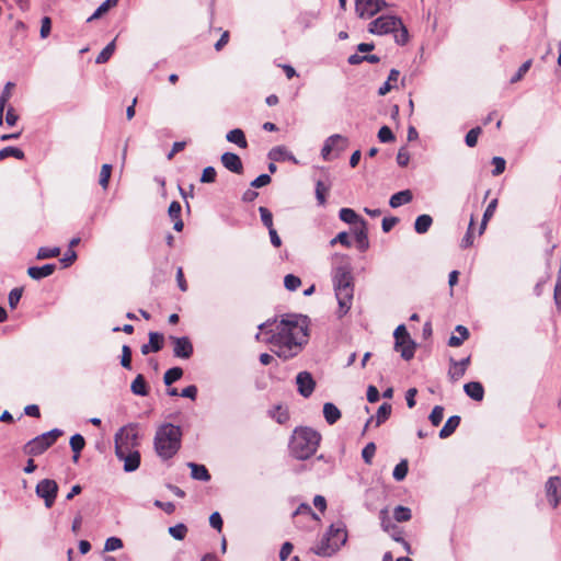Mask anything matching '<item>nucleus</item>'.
<instances>
[{
	"mask_svg": "<svg viewBox=\"0 0 561 561\" xmlns=\"http://www.w3.org/2000/svg\"><path fill=\"white\" fill-rule=\"evenodd\" d=\"M182 376L183 369L181 367H172L165 371L163 381L167 386H171L173 382L181 379Z\"/></svg>",
	"mask_w": 561,
	"mask_h": 561,
	"instance_id": "c9c22d12",
	"label": "nucleus"
},
{
	"mask_svg": "<svg viewBox=\"0 0 561 561\" xmlns=\"http://www.w3.org/2000/svg\"><path fill=\"white\" fill-rule=\"evenodd\" d=\"M51 446V443L43 436V434L31 439L25 446L24 451L31 456H38L47 450Z\"/></svg>",
	"mask_w": 561,
	"mask_h": 561,
	"instance_id": "4468645a",
	"label": "nucleus"
},
{
	"mask_svg": "<svg viewBox=\"0 0 561 561\" xmlns=\"http://www.w3.org/2000/svg\"><path fill=\"white\" fill-rule=\"evenodd\" d=\"M400 72L397 69H391L388 76L387 81L379 88L378 94L386 95L393 88L392 83L397 82L399 79Z\"/></svg>",
	"mask_w": 561,
	"mask_h": 561,
	"instance_id": "f704fd0d",
	"label": "nucleus"
},
{
	"mask_svg": "<svg viewBox=\"0 0 561 561\" xmlns=\"http://www.w3.org/2000/svg\"><path fill=\"white\" fill-rule=\"evenodd\" d=\"M209 524L213 528L217 529L218 531H221L222 529V518L218 512H214L209 516Z\"/></svg>",
	"mask_w": 561,
	"mask_h": 561,
	"instance_id": "338daca9",
	"label": "nucleus"
},
{
	"mask_svg": "<svg viewBox=\"0 0 561 561\" xmlns=\"http://www.w3.org/2000/svg\"><path fill=\"white\" fill-rule=\"evenodd\" d=\"M115 440V455L117 458H122L127 453L136 450L138 445V434L135 432L134 425L124 426L118 430L114 437Z\"/></svg>",
	"mask_w": 561,
	"mask_h": 561,
	"instance_id": "39448f33",
	"label": "nucleus"
},
{
	"mask_svg": "<svg viewBox=\"0 0 561 561\" xmlns=\"http://www.w3.org/2000/svg\"><path fill=\"white\" fill-rule=\"evenodd\" d=\"M433 224V218L430 215H420L414 222V230L420 233H426Z\"/></svg>",
	"mask_w": 561,
	"mask_h": 561,
	"instance_id": "2f4dec72",
	"label": "nucleus"
},
{
	"mask_svg": "<svg viewBox=\"0 0 561 561\" xmlns=\"http://www.w3.org/2000/svg\"><path fill=\"white\" fill-rule=\"evenodd\" d=\"M337 550V548H333V541L327 534L323 536L320 542L314 548H312V551L321 557H330Z\"/></svg>",
	"mask_w": 561,
	"mask_h": 561,
	"instance_id": "a211bd4d",
	"label": "nucleus"
},
{
	"mask_svg": "<svg viewBox=\"0 0 561 561\" xmlns=\"http://www.w3.org/2000/svg\"><path fill=\"white\" fill-rule=\"evenodd\" d=\"M394 33V41L398 45H405L409 41V33L407 27L401 22V25L398 26V30Z\"/></svg>",
	"mask_w": 561,
	"mask_h": 561,
	"instance_id": "49530a36",
	"label": "nucleus"
},
{
	"mask_svg": "<svg viewBox=\"0 0 561 561\" xmlns=\"http://www.w3.org/2000/svg\"><path fill=\"white\" fill-rule=\"evenodd\" d=\"M85 446V440L81 434H75L70 438V447L73 454H80Z\"/></svg>",
	"mask_w": 561,
	"mask_h": 561,
	"instance_id": "a18cd8bd",
	"label": "nucleus"
},
{
	"mask_svg": "<svg viewBox=\"0 0 561 561\" xmlns=\"http://www.w3.org/2000/svg\"><path fill=\"white\" fill-rule=\"evenodd\" d=\"M323 416L328 424L333 425L341 419V411L335 404L327 402L323 404Z\"/></svg>",
	"mask_w": 561,
	"mask_h": 561,
	"instance_id": "a878e982",
	"label": "nucleus"
},
{
	"mask_svg": "<svg viewBox=\"0 0 561 561\" xmlns=\"http://www.w3.org/2000/svg\"><path fill=\"white\" fill-rule=\"evenodd\" d=\"M463 391L468 397L476 401H481L484 397L483 386L479 381L467 382L463 386Z\"/></svg>",
	"mask_w": 561,
	"mask_h": 561,
	"instance_id": "5701e85b",
	"label": "nucleus"
},
{
	"mask_svg": "<svg viewBox=\"0 0 561 561\" xmlns=\"http://www.w3.org/2000/svg\"><path fill=\"white\" fill-rule=\"evenodd\" d=\"M378 139L381 142H391L396 139V137L388 126H382L378 131Z\"/></svg>",
	"mask_w": 561,
	"mask_h": 561,
	"instance_id": "e2e57ef3",
	"label": "nucleus"
},
{
	"mask_svg": "<svg viewBox=\"0 0 561 561\" xmlns=\"http://www.w3.org/2000/svg\"><path fill=\"white\" fill-rule=\"evenodd\" d=\"M271 181H272L271 176L266 173H263V174L259 175L256 179H254L250 185H251V187L260 188V187H263V186L270 184Z\"/></svg>",
	"mask_w": 561,
	"mask_h": 561,
	"instance_id": "0e129e2a",
	"label": "nucleus"
},
{
	"mask_svg": "<svg viewBox=\"0 0 561 561\" xmlns=\"http://www.w3.org/2000/svg\"><path fill=\"white\" fill-rule=\"evenodd\" d=\"M492 164L494 165V169L492 170V175L497 176L504 172L506 161L502 157H493Z\"/></svg>",
	"mask_w": 561,
	"mask_h": 561,
	"instance_id": "bf43d9fd",
	"label": "nucleus"
},
{
	"mask_svg": "<svg viewBox=\"0 0 561 561\" xmlns=\"http://www.w3.org/2000/svg\"><path fill=\"white\" fill-rule=\"evenodd\" d=\"M481 131H482L481 127H474V128L470 129L467 133L466 138H465L466 145L471 148L474 147L478 142V137L481 134Z\"/></svg>",
	"mask_w": 561,
	"mask_h": 561,
	"instance_id": "3c124183",
	"label": "nucleus"
},
{
	"mask_svg": "<svg viewBox=\"0 0 561 561\" xmlns=\"http://www.w3.org/2000/svg\"><path fill=\"white\" fill-rule=\"evenodd\" d=\"M351 257L346 254L332 255V283L339 304V317L345 316L352 307L354 296V277Z\"/></svg>",
	"mask_w": 561,
	"mask_h": 561,
	"instance_id": "f03ea898",
	"label": "nucleus"
},
{
	"mask_svg": "<svg viewBox=\"0 0 561 561\" xmlns=\"http://www.w3.org/2000/svg\"><path fill=\"white\" fill-rule=\"evenodd\" d=\"M187 466L191 468V476L193 479L204 482L210 480V474L204 465L188 462Z\"/></svg>",
	"mask_w": 561,
	"mask_h": 561,
	"instance_id": "cd10ccee",
	"label": "nucleus"
},
{
	"mask_svg": "<svg viewBox=\"0 0 561 561\" xmlns=\"http://www.w3.org/2000/svg\"><path fill=\"white\" fill-rule=\"evenodd\" d=\"M221 164L230 172L236 174L243 173V163L241 158L233 152H225L220 157Z\"/></svg>",
	"mask_w": 561,
	"mask_h": 561,
	"instance_id": "dca6fc26",
	"label": "nucleus"
},
{
	"mask_svg": "<svg viewBox=\"0 0 561 561\" xmlns=\"http://www.w3.org/2000/svg\"><path fill=\"white\" fill-rule=\"evenodd\" d=\"M111 173H112V165L111 164H103L102 168H101V172H100V185L106 190L107 186H108V181H110V178H111Z\"/></svg>",
	"mask_w": 561,
	"mask_h": 561,
	"instance_id": "de8ad7c7",
	"label": "nucleus"
},
{
	"mask_svg": "<svg viewBox=\"0 0 561 561\" xmlns=\"http://www.w3.org/2000/svg\"><path fill=\"white\" fill-rule=\"evenodd\" d=\"M56 271V265L53 263L43 266H31L27 268V274L33 279H42L50 276Z\"/></svg>",
	"mask_w": 561,
	"mask_h": 561,
	"instance_id": "6ab92c4d",
	"label": "nucleus"
},
{
	"mask_svg": "<svg viewBox=\"0 0 561 561\" xmlns=\"http://www.w3.org/2000/svg\"><path fill=\"white\" fill-rule=\"evenodd\" d=\"M226 139L229 142H232L242 149H245L248 147V141L245 139V135H244L243 130L240 128H234V129L228 131L226 135Z\"/></svg>",
	"mask_w": 561,
	"mask_h": 561,
	"instance_id": "c85d7f7f",
	"label": "nucleus"
},
{
	"mask_svg": "<svg viewBox=\"0 0 561 561\" xmlns=\"http://www.w3.org/2000/svg\"><path fill=\"white\" fill-rule=\"evenodd\" d=\"M301 285V279L294 275V274H287L284 278V286L287 290L294 291L298 289Z\"/></svg>",
	"mask_w": 561,
	"mask_h": 561,
	"instance_id": "c03bdc74",
	"label": "nucleus"
},
{
	"mask_svg": "<svg viewBox=\"0 0 561 561\" xmlns=\"http://www.w3.org/2000/svg\"><path fill=\"white\" fill-rule=\"evenodd\" d=\"M412 198H413L412 192L410 190H403V191H400V192L393 194L390 197L389 205L392 208H398L404 204L410 203L412 201Z\"/></svg>",
	"mask_w": 561,
	"mask_h": 561,
	"instance_id": "bb28decb",
	"label": "nucleus"
},
{
	"mask_svg": "<svg viewBox=\"0 0 561 561\" xmlns=\"http://www.w3.org/2000/svg\"><path fill=\"white\" fill-rule=\"evenodd\" d=\"M275 330L268 342L276 356L284 360L297 356L305 343H307L306 317L298 314H286L279 322L273 321Z\"/></svg>",
	"mask_w": 561,
	"mask_h": 561,
	"instance_id": "f257e3e1",
	"label": "nucleus"
},
{
	"mask_svg": "<svg viewBox=\"0 0 561 561\" xmlns=\"http://www.w3.org/2000/svg\"><path fill=\"white\" fill-rule=\"evenodd\" d=\"M114 50H115V41H112L96 56L95 62L96 64H104V62H106L112 57Z\"/></svg>",
	"mask_w": 561,
	"mask_h": 561,
	"instance_id": "58836bf2",
	"label": "nucleus"
},
{
	"mask_svg": "<svg viewBox=\"0 0 561 561\" xmlns=\"http://www.w3.org/2000/svg\"><path fill=\"white\" fill-rule=\"evenodd\" d=\"M339 217L342 221L350 225H355V227L366 225V220L357 215L352 208H341L339 211Z\"/></svg>",
	"mask_w": 561,
	"mask_h": 561,
	"instance_id": "4be33fe9",
	"label": "nucleus"
},
{
	"mask_svg": "<svg viewBox=\"0 0 561 561\" xmlns=\"http://www.w3.org/2000/svg\"><path fill=\"white\" fill-rule=\"evenodd\" d=\"M329 187L324 185L322 181H318L316 184V197L319 205H324L327 202L325 194L328 193Z\"/></svg>",
	"mask_w": 561,
	"mask_h": 561,
	"instance_id": "8fccbe9b",
	"label": "nucleus"
},
{
	"mask_svg": "<svg viewBox=\"0 0 561 561\" xmlns=\"http://www.w3.org/2000/svg\"><path fill=\"white\" fill-rule=\"evenodd\" d=\"M376 453L375 443H368L362 450V457L365 463L370 465Z\"/></svg>",
	"mask_w": 561,
	"mask_h": 561,
	"instance_id": "864d4df0",
	"label": "nucleus"
},
{
	"mask_svg": "<svg viewBox=\"0 0 561 561\" xmlns=\"http://www.w3.org/2000/svg\"><path fill=\"white\" fill-rule=\"evenodd\" d=\"M546 495L552 507H557L561 501V479L550 477L546 483Z\"/></svg>",
	"mask_w": 561,
	"mask_h": 561,
	"instance_id": "f8f14e48",
	"label": "nucleus"
},
{
	"mask_svg": "<svg viewBox=\"0 0 561 561\" xmlns=\"http://www.w3.org/2000/svg\"><path fill=\"white\" fill-rule=\"evenodd\" d=\"M169 534L176 540H183L187 534V527L180 523L169 528Z\"/></svg>",
	"mask_w": 561,
	"mask_h": 561,
	"instance_id": "37998d69",
	"label": "nucleus"
},
{
	"mask_svg": "<svg viewBox=\"0 0 561 561\" xmlns=\"http://www.w3.org/2000/svg\"><path fill=\"white\" fill-rule=\"evenodd\" d=\"M460 416L458 415H453L450 416L445 425L442 427V430L439 431V437L440 438H447L449 437L450 435L454 434V432L456 431V428L459 426L460 424Z\"/></svg>",
	"mask_w": 561,
	"mask_h": 561,
	"instance_id": "c756f323",
	"label": "nucleus"
},
{
	"mask_svg": "<svg viewBox=\"0 0 561 561\" xmlns=\"http://www.w3.org/2000/svg\"><path fill=\"white\" fill-rule=\"evenodd\" d=\"M173 344V355L178 358L187 359L193 355L194 348L191 340L187 336H170Z\"/></svg>",
	"mask_w": 561,
	"mask_h": 561,
	"instance_id": "9d476101",
	"label": "nucleus"
},
{
	"mask_svg": "<svg viewBox=\"0 0 561 561\" xmlns=\"http://www.w3.org/2000/svg\"><path fill=\"white\" fill-rule=\"evenodd\" d=\"M335 142H341L340 149H346L348 147V138L340 134H334L328 137L321 149V156L324 160H329L330 153L334 150Z\"/></svg>",
	"mask_w": 561,
	"mask_h": 561,
	"instance_id": "2eb2a0df",
	"label": "nucleus"
},
{
	"mask_svg": "<svg viewBox=\"0 0 561 561\" xmlns=\"http://www.w3.org/2000/svg\"><path fill=\"white\" fill-rule=\"evenodd\" d=\"M130 390L136 396L145 397L148 394L149 389L146 379L141 374L137 375L136 378L133 380L130 385Z\"/></svg>",
	"mask_w": 561,
	"mask_h": 561,
	"instance_id": "7c9ffc66",
	"label": "nucleus"
},
{
	"mask_svg": "<svg viewBox=\"0 0 561 561\" xmlns=\"http://www.w3.org/2000/svg\"><path fill=\"white\" fill-rule=\"evenodd\" d=\"M394 336V350L401 354V357L405 360H410L414 357L415 342L411 339L404 324H400L393 332Z\"/></svg>",
	"mask_w": 561,
	"mask_h": 561,
	"instance_id": "423d86ee",
	"label": "nucleus"
},
{
	"mask_svg": "<svg viewBox=\"0 0 561 561\" xmlns=\"http://www.w3.org/2000/svg\"><path fill=\"white\" fill-rule=\"evenodd\" d=\"M327 535L331 537V540L333 541V548L340 549L347 540L345 524L342 522L332 524L329 527Z\"/></svg>",
	"mask_w": 561,
	"mask_h": 561,
	"instance_id": "ddd939ff",
	"label": "nucleus"
},
{
	"mask_svg": "<svg viewBox=\"0 0 561 561\" xmlns=\"http://www.w3.org/2000/svg\"><path fill=\"white\" fill-rule=\"evenodd\" d=\"M121 365L126 369L131 368V350L128 345L122 347Z\"/></svg>",
	"mask_w": 561,
	"mask_h": 561,
	"instance_id": "6e6d98bb",
	"label": "nucleus"
},
{
	"mask_svg": "<svg viewBox=\"0 0 561 561\" xmlns=\"http://www.w3.org/2000/svg\"><path fill=\"white\" fill-rule=\"evenodd\" d=\"M296 383L299 394L304 398H309L316 387V381L312 375L308 371H300L296 377Z\"/></svg>",
	"mask_w": 561,
	"mask_h": 561,
	"instance_id": "9b49d317",
	"label": "nucleus"
},
{
	"mask_svg": "<svg viewBox=\"0 0 561 561\" xmlns=\"http://www.w3.org/2000/svg\"><path fill=\"white\" fill-rule=\"evenodd\" d=\"M450 363L451 365L455 367L454 370H449L448 371V376L451 380H458L459 378H461L465 373H466V369L470 363V357H466L463 359H461L460 362H456L455 359H450Z\"/></svg>",
	"mask_w": 561,
	"mask_h": 561,
	"instance_id": "b1692460",
	"label": "nucleus"
},
{
	"mask_svg": "<svg viewBox=\"0 0 561 561\" xmlns=\"http://www.w3.org/2000/svg\"><path fill=\"white\" fill-rule=\"evenodd\" d=\"M380 518H381V527L387 533H390V530H392V527H398L396 524H393L388 515H387V511L386 510H382L380 512Z\"/></svg>",
	"mask_w": 561,
	"mask_h": 561,
	"instance_id": "69168bd1",
	"label": "nucleus"
},
{
	"mask_svg": "<svg viewBox=\"0 0 561 561\" xmlns=\"http://www.w3.org/2000/svg\"><path fill=\"white\" fill-rule=\"evenodd\" d=\"M412 517L411 510L407 506L398 505L393 510V518L398 523H403L410 520Z\"/></svg>",
	"mask_w": 561,
	"mask_h": 561,
	"instance_id": "e433bc0d",
	"label": "nucleus"
},
{
	"mask_svg": "<svg viewBox=\"0 0 561 561\" xmlns=\"http://www.w3.org/2000/svg\"><path fill=\"white\" fill-rule=\"evenodd\" d=\"M354 236L358 250L365 252L369 248L367 224L354 227Z\"/></svg>",
	"mask_w": 561,
	"mask_h": 561,
	"instance_id": "aec40b11",
	"label": "nucleus"
},
{
	"mask_svg": "<svg viewBox=\"0 0 561 561\" xmlns=\"http://www.w3.org/2000/svg\"><path fill=\"white\" fill-rule=\"evenodd\" d=\"M35 492L37 496L44 499L45 506L50 508L56 500L58 485L54 480L44 479L37 483Z\"/></svg>",
	"mask_w": 561,
	"mask_h": 561,
	"instance_id": "1a4fd4ad",
	"label": "nucleus"
},
{
	"mask_svg": "<svg viewBox=\"0 0 561 561\" xmlns=\"http://www.w3.org/2000/svg\"><path fill=\"white\" fill-rule=\"evenodd\" d=\"M118 3V0H105L95 11L94 13L88 19V21H92L94 19L100 18L102 14L107 12V10L112 7H115Z\"/></svg>",
	"mask_w": 561,
	"mask_h": 561,
	"instance_id": "79ce46f5",
	"label": "nucleus"
},
{
	"mask_svg": "<svg viewBox=\"0 0 561 561\" xmlns=\"http://www.w3.org/2000/svg\"><path fill=\"white\" fill-rule=\"evenodd\" d=\"M531 64H533L531 59H528L524 64H522V66L517 70V72L511 78V82L515 83V82L519 81L526 75V72L529 70V68L531 67Z\"/></svg>",
	"mask_w": 561,
	"mask_h": 561,
	"instance_id": "4d7b16f0",
	"label": "nucleus"
},
{
	"mask_svg": "<svg viewBox=\"0 0 561 561\" xmlns=\"http://www.w3.org/2000/svg\"><path fill=\"white\" fill-rule=\"evenodd\" d=\"M259 213L261 216L262 224L270 230L273 227V215L272 213L264 206L259 207Z\"/></svg>",
	"mask_w": 561,
	"mask_h": 561,
	"instance_id": "603ef678",
	"label": "nucleus"
},
{
	"mask_svg": "<svg viewBox=\"0 0 561 561\" xmlns=\"http://www.w3.org/2000/svg\"><path fill=\"white\" fill-rule=\"evenodd\" d=\"M59 254H60V249L58 247H54V248L42 247L37 251L36 259H38V260L51 259V257L58 256Z\"/></svg>",
	"mask_w": 561,
	"mask_h": 561,
	"instance_id": "ea45409f",
	"label": "nucleus"
},
{
	"mask_svg": "<svg viewBox=\"0 0 561 561\" xmlns=\"http://www.w3.org/2000/svg\"><path fill=\"white\" fill-rule=\"evenodd\" d=\"M388 534L394 541L402 545L404 551L408 554L412 553L411 545L403 538V530L399 526L392 527V530H390V533H388Z\"/></svg>",
	"mask_w": 561,
	"mask_h": 561,
	"instance_id": "72a5a7b5",
	"label": "nucleus"
},
{
	"mask_svg": "<svg viewBox=\"0 0 561 561\" xmlns=\"http://www.w3.org/2000/svg\"><path fill=\"white\" fill-rule=\"evenodd\" d=\"M182 428L172 423L161 424L154 434L153 446L157 455L162 460L173 458L181 448Z\"/></svg>",
	"mask_w": 561,
	"mask_h": 561,
	"instance_id": "7ed1b4c3",
	"label": "nucleus"
},
{
	"mask_svg": "<svg viewBox=\"0 0 561 561\" xmlns=\"http://www.w3.org/2000/svg\"><path fill=\"white\" fill-rule=\"evenodd\" d=\"M23 294V288L16 287L9 293L8 301L11 309H14Z\"/></svg>",
	"mask_w": 561,
	"mask_h": 561,
	"instance_id": "5fc2aeb1",
	"label": "nucleus"
},
{
	"mask_svg": "<svg viewBox=\"0 0 561 561\" xmlns=\"http://www.w3.org/2000/svg\"><path fill=\"white\" fill-rule=\"evenodd\" d=\"M163 347V335L158 332L149 333V343L141 346V353L144 355L150 352H159Z\"/></svg>",
	"mask_w": 561,
	"mask_h": 561,
	"instance_id": "f3484780",
	"label": "nucleus"
},
{
	"mask_svg": "<svg viewBox=\"0 0 561 561\" xmlns=\"http://www.w3.org/2000/svg\"><path fill=\"white\" fill-rule=\"evenodd\" d=\"M410 161V154L405 148H401L397 154V162L400 167H407Z\"/></svg>",
	"mask_w": 561,
	"mask_h": 561,
	"instance_id": "774afa93",
	"label": "nucleus"
},
{
	"mask_svg": "<svg viewBox=\"0 0 561 561\" xmlns=\"http://www.w3.org/2000/svg\"><path fill=\"white\" fill-rule=\"evenodd\" d=\"M321 440V435L310 428L300 427L294 431L289 443L290 454L299 460L310 458L317 451Z\"/></svg>",
	"mask_w": 561,
	"mask_h": 561,
	"instance_id": "20e7f679",
	"label": "nucleus"
},
{
	"mask_svg": "<svg viewBox=\"0 0 561 561\" xmlns=\"http://www.w3.org/2000/svg\"><path fill=\"white\" fill-rule=\"evenodd\" d=\"M391 411H392V407H391V404H390V403H387V402L382 403V404L379 407V409L377 410L376 415H375V416H371V417L367 421V423H366V425H365V428H366V427H368V425L370 424V422H371L374 419H376V426H379L380 424L385 423V422L389 419V416H390V414H391Z\"/></svg>",
	"mask_w": 561,
	"mask_h": 561,
	"instance_id": "393cba45",
	"label": "nucleus"
},
{
	"mask_svg": "<svg viewBox=\"0 0 561 561\" xmlns=\"http://www.w3.org/2000/svg\"><path fill=\"white\" fill-rule=\"evenodd\" d=\"M387 5L385 0H355V11L360 19H370Z\"/></svg>",
	"mask_w": 561,
	"mask_h": 561,
	"instance_id": "6e6552de",
	"label": "nucleus"
},
{
	"mask_svg": "<svg viewBox=\"0 0 561 561\" xmlns=\"http://www.w3.org/2000/svg\"><path fill=\"white\" fill-rule=\"evenodd\" d=\"M336 243H341L342 245L350 248L352 245L348 233L345 231H342L336 234L333 239L330 241V245L333 247Z\"/></svg>",
	"mask_w": 561,
	"mask_h": 561,
	"instance_id": "13d9d810",
	"label": "nucleus"
},
{
	"mask_svg": "<svg viewBox=\"0 0 561 561\" xmlns=\"http://www.w3.org/2000/svg\"><path fill=\"white\" fill-rule=\"evenodd\" d=\"M409 465L407 459H402L393 469L392 477L396 481H402L407 477Z\"/></svg>",
	"mask_w": 561,
	"mask_h": 561,
	"instance_id": "4c0bfd02",
	"label": "nucleus"
},
{
	"mask_svg": "<svg viewBox=\"0 0 561 561\" xmlns=\"http://www.w3.org/2000/svg\"><path fill=\"white\" fill-rule=\"evenodd\" d=\"M8 157H14L15 159L22 160L24 158V152L16 147H4L0 150V161Z\"/></svg>",
	"mask_w": 561,
	"mask_h": 561,
	"instance_id": "a19ab883",
	"label": "nucleus"
},
{
	"mask_svg": "<svg viewBox=\"0 0 561 561\" xmlns=\"http://www.w3.org/2000/svg\"><path fill=\"white\" fill-rule=\"evenodd\" d=\"M217 172L213 167H206L203 170L201 182L202 183H214L216 181Z\"/></svg>",
	"mask_w": 561,
	"mask_h": 561,
	"instance_id": "052dcab7",
	"label": "nucleus"
},
{
	"mask_svg": "<svg viewBox=\"0 0 561 561\" xmlns=\"http://www.w3.org/2000/svg\"><path fill=\"white\" fill-rule=\"evenodd\" d=\"M444 417V408L442 405H435L430 414V421L434 426H438Z\"/></svg>",
	"mask_w": 561,
	"mask_h": 561,
	"instance_id": "09e8293b",
	"label": "nucleus"
},
{
	"mask_svg": "<svg viewBox=\"0 0 561 561\" xmlns=\"http://www.w3.org/2000/svg\"><path fill=\"white\" fill-rule=\"evenodd\" d=\"M123 547V541L118 537H110L106 539L104 545L105 551H115Z\"/></svg>",
	"mask_w": 561,
	"mask_h": 561,
	"instance_id": "680f3d73",
	"label": "nucleus"
},
{
	"mask_svg": "<svg viewBox=\"0 0 561 561\" xmlns=\"http://www.w3.org/2000/svg\"><path fill=\"white\" fill-rule=\"evenodd\" d=\"M456 332L460 334V337H457V335H451L448 340V345L451 346V347H458L460 346L465 340H467L469 337V330L459 324L456 327Z\"/></svg>",
	"mask_w": 561,
	"mask_h": 561,
	"instance_id": "473e14b6",
	"label": "nucleus"
},
{
	"mask_svg": "<svg viewBox=\"0 0 561 561\" xmlns=\"http://www.w3.org/2000/svg\"><path fill=\"white\" fill-rule=\"evenodd\" d=\"M401 19L394 15H380L369 23L368 32L375 35H386L398 30Z\"/></svg>",
	"mask_w": 561,
	"mask_h": 561,
	"instance_id": "0eeeda50",
	"label": "nucleus"
},
{
	"mask_svg": "<svg viewBox=\"0 0 561 561\" xmlns=\"http://www.w3.org/2000/svg\"><path fill=\"white\" fill-rule=\"evenodd\" d=\"M119 460L124 461V470L126 472H134L140 466V454L138 450H134L133 453H127Z\"/></svg>",
	"mask_w": 561,
	"mask_h": 561,
	"instance_id": "412c9836",
	"label": "nucleus"
}]
</instances>
